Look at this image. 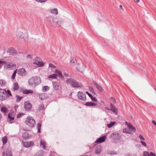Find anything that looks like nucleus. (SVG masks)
<instances>
[{"mask_svg":"<svg viewBox=\"0 0 156 156\" xmlns=\"http://www.w3.org/2000/svg\"><path fill=\"white\" fill-rule=\"evenodd\" d=\"M86 93L88 94V96L90 98L92 96V95L90 94L89 92L87 91H86Z\"/></svg>","mask_w":156,"mask_h":156,"instance_id":"nucleus-56","label":"nucleus"},{"mask_svg":"<svg viewBox=\"0 0 156 156\" xmlns=\"http://www.w3.org/2000/svg\"><path fill=\"white\" fill-rule=\"evenodd\" d=\"M48 0H42L41 3H43L44 2H46V1H47Z\"/></svg>","mask_w":156,"mask_h":156,"instance_id":"nucleus-61","label":"nucleus"},{"mask_svg":"<svg viewBox=\"0 0 156 156\" xmlns=\"http://www.w3.org/2000/svg\"><path fill=\"white\" fill-rule=\"evenodd\" d=\"M5 63V62L0 61V67H1V66H2V65L3 63Z\"/></svg>","mask_w":156,"mask_h":156,"instance_id":"nucleus-53","label":"nucleus"},{"mask_svg":"<svg viewBox=\"0 0 156 156\" xmlns=\"http://www.w3.org/2000/svg\"><path fill=\"white\" fill-rule=\"evenodd\" d=\"M22 92L23 94H28L33 93V91L32 90L26 89L23 90Z\"/></svg>","mask_w":156,"mask_h":156,"instance_id":"nucleus-23","label":"nucleus"},{"mask_svg":"<svg viewBox=\"0 0 156 156\" xmlns=\"http://www.w3.org/2000/svg\"><path fill=\"white\" fill-rule=\"evenodd\" d=\"M101 148L100 147H97L95 148V153L96 154H99L101 153Z\"/></svg>","mask_w":156,"mask_h":156,"instance_id":"nucleus-20","label":"nucleus"},{"mask_svg":"<svg viewBox=\"0 0 156 156\" xmlns=\"http://www.w3.org/2000/svg\"><path fill=\"white\" fill-rule=\"evenodd\" d=\"M106 139V137L105 136H102L98 139L95 141V142L99 144L102 143Z\"/></svg>","mask_w":156,"mask_h":156,"instance_id":"nucleus-13","label":"nucleus"},{"mask_svg":"<svg viewBox=\"0 0 156 156\" xmlns=\"http://www.w3.org/2000/svg\"><path fill=\"white\" fill-rule=\"evenodd\" d=\"M128 127L129 129L131 131H133V132L135 131L136 129L133 127V126L131 124L128 125Z\"/></svg>","mask_w":156,"mask_h":156,"instance_id":"nucleus-27","label":"nucleus"},{"mask_svg":"<svg viewBox=\"0 0 156 156\" xmlns=\"http://www.w3.org/2000/svg\"><path fill=\"white\" fill-rule=\"evenodd\" d=\"M116 123L115 122H112L110 123L109 124H108L107 125V126L109 128H111L112 127L113 125H114Z\"/></svg>","mask_w":156,"mask_h":156,"instance_id":"nucleus-33","label":"nucleus"},{"mask_svg":"<svg viewBox=\"0 0 156 156\" xmlns=\"http://www.w3.org/2000/svg\"><path fill=\"white\" fill-rule=\"evenodd\" d=\"M110 110L115 113L116 114L117 113V109L115 107L113 108H111Z\"/></svg>","mask_w":156,"mask_h":156,"instance_id":"nucleus-31","label":"nucleus"},{"mask_svg":"<svg viewBox=\"0 0 156 156\" xmlns=\"http://www.w3.org/2000/svg\"><path fill=\"white\" fill-rule=\"evenodd\" d=\"M5 92H6V90L5 89L0 88V100L1 101H4L7 99Z\"/></svg>","mask_w":156,"mask_h":156,"instance_id":"nucleus-7","label":"nucleus"},{"mask_svg":"<svg viewBox=\"0 0 156 156\" xmlns=\"http://www.w3.org/2000/svg\"><path fill=\"white\" fill-rule=\"evenodd\" d=\"M57 74H53L51 75L48 76V78L52 79H56L57 78Z\"/></svg>","mask_w":156,"mask_h":156,"instance_id":"nucleus-30","label":"nucleus"},{"mask_svg":"<svg viewBox=\"0 0 156 156\" xmlns=\"http://www.w3.org/2000/svg\"><path fill=\"white\" fill-rule=\"evenodd\" d=\"M11 67V65L9 64L5 63V67L7 70L10 69Z\"/></svg>","mask_w":156,"mask_h":156,"instance_id":"nucleus-34","label":"nucleus"},{"mask_svg":"<svg viewBox=\"0 0 156 156\" xmlns=\"http://www.w3.org/2000/svg\"><path fill=\"white\" fill-rule=\"evenodd\" d=\"M26 58L28 60H31L32 59V57L30 55H28L26 56Z\"/></svg>","mask_w":156,"mask_h":156,"instance_id":"nucleus-48","label":"nucleus"},{"mask_svg":"<svg viewBox=\"0 0 156 156\" xmlns=\"http://www.w3.org/2000/svg\"><path fill=\"white\" fill-rule=\"evenodd\" d=\"M52 84L53 88L55 90H57L58 89L59 86V83L57 82H53Z\"/></svg>","mask_w":156,"mask_h":156,"instance_id":"nucleus-17","label":"nucleus"},{"mask_svg":"<svg viewBox=\"0 0 156 156\" xmlns=\"http://www.w3.org/2000/svg\"><path fill=\"white\" fill-rule=\"evenodd\" d=\"M77 61L75 59H73L71 60V64L72 66H75L76 64Z\"/></svg>","mask_w":156,"mask_h":156,"instance_id":"nucleus-32","label":"nucleus"},{"mask_svg":"<svg viewBox=\"0 0 156 156\" xmlns=\"http://www.w3.org/2000/svg\"><path fill=\"white\" fill-rule=\"evenodd\" d=\"M8 117L10 119V121H11V120H13L14 118V116L10 113H9L8 115Z\"/></svg>","mask_w":156,"mask_h":156,"instance_id":"nucleus-35","label":"nucleus"},{"mask_svg":"<svg viewBox=\"0 0 156 156\" xmlns=\"http://www.w3.org/2000/svg\"><path fill=\"white\" fill-rule=\"evenodd\" d=\"M89 90L91 92V93L95 94V93L94 92L93 88L92 87H89Z\"/></svg>","mask_w":156,"mask_h":156,"instance_id":"nucleus-46","label":"nucleus"},{"mask_svg":"<svg viewBox=\"0 0 156 156\" xmlns=\"http://www.w3.org/2000/svg\"><path fill=\"white\" fill-rule=\"evenodd\" d=\"M134 2L136 3H139L140 2V0H133Z\"/></svg>","mask_w":156,"mask_h":156,"instance_id":"nucleus-59","label":"nucleus"},{"mask_svg":"<svg viewBox=\"0 0 156 156\" xmlns=\"http://www.w3.org/2000/svg\"><path fill=\"white\" fill-rule=\"evenodd\" d=\"M17 74L21 76H25L27 74V72L24 68H21L17 70Z\"/></svg>","mask_w":156,"mask_h":156,"instance_id":"nucleus-9","label":"nucleus"},{"mask_svg":"<svg viewBox=\"0 0 156 156\" xmlns=\"http://www.w3.org/2000/svg\"><path fill=\"white\" fill-rule=\"evenodd\" d=\"M24 108L26 110H30L32 108V105L29 101L25 102L24 103Z\"/></svg>","mask_w":156,"mask_h":156,"instance_id":"nucleus-12","label":"nucleus"},{"mask_svg":"<svg viewBox=\"0 0 156 156\" xmlns=\"http://www.w3.org/2000/svg\"><path fill=\"white\" fill-rule=\"evenodd\" d=\"M45 109V108L44 107V105H43L41 104L39 106V107L38 110L39 111H41L42 110H44Z\"/></svg>","mask_w":156,"mask_h":156,"instance_id":"nucleus-39","label":"nucleus"},{"mask_svg":"<svg viewBox=\"0 0 156 156\" xmlns=\"http://www.w3.org/2000/svg\"><path fill=\"white\" fill-rule=\"evenodd\" d=\"M46 145V143L43 140H41L40 141V146L44 149H46L45 146Z\"/></svg>","mask_w":156,"mask_h":156,"instance_id":"nucleus-21","label":"nucleus"},{"mask_svg":"<svg viewBox=\"0 0 156 156\" xmlns=\"http://www.w3.org/2000/svg\"><path fill=\"white\" fill-rule=\"evenodd\" d=\"M143 156H146V152H144V154Z\"/></svg>","mask_w":156,"mask_h":156,"instance_id":"nucleus-63","label":"nucleus"},{"mask_svg":"<svg viewBox=\"0 0 156 156\" xmlns=\"http://www.w3.org/2000/svg\"><path fill=\"white\" fill-rule=\"evenodd\" d=\"M16 72H17V69H16L15 71H14V72L13 73L12 77L11 78L12 79V80H13L15 77Z\"/></svg>","mask_w":156,"mask_h":156,"instance_id":"nucleus-42","label":"nucleus"},{"mask_svg":"<svg viewBox=\"0 0 156 156\" xmlns=\"http://www.w3.org/2000/svg\"><path fill=\"white\" fill-rule=\"evenodd\" d=\"M24 114L23 113H20L17 115V118H20Z\"/></svg>","mask_w":156,"mask_h":156,"instance_id":"nucleus-51","label":"nucleus"},{"mask_svg":"<svg viewBox=\"0 0 156 156\" xmlns=\"http://www.w3.org/2000/svg\"><path fill=\"white\" fill-rule=\"evenodd\" d=\"M110 99L112 100V101L114 103H116V101H115V99L114 98H113L111 97L110 98Z\"/></svg>","mask_w":156,"mask_h":156,"instance_id":"nucleus-54","label":"nucleus"},{"mask_svg":"<svg viewBox=\"0 0 156 156\" xmlns=\"http://www.w3.org/2000/svg\"><path fill=\"white\" fill-rule=\"evenodd\" d=\"M85 68V67L80 66L79 64H77L76 70L77 71L80 72L82 73V71L84 70Z\"/></svg>","mask_w":156,"mask_h":156,"instance_id":"nucleus-18","label":"nucleus"},{"mask_svg":"<svg viewBox=\"0 0 156 156\" xmlns=\"http://www.w3.org/2000/svg\"><path fill=\"white\" fill-rule=\"evenodd\" d=\"M16 37L19 40L23 39V40L28 37V34L27 30L23 27H20L17 29L16 34Z\"/></svg>","mask_w":156,"mask_h":156,"instance_id":"nucleus-2","label":"nucleus"},{"mask_svg":"<svg viewBox=\"0 0 156 156\" xmlns=\"http://www.w3.org/2000/svg\"><path fill=\"white\" fill-rule=\"evenodd\" d=\"M25 123L29 126L32 127L34 126L35 122L33 117L28 116L25 122Z\"/></svg>","mask_w":156,"mask_h":156,"instance_id":"nucleus-4","label":"nucleus"},{"mask_svg":"<svg viewBox=\"0 0 156 156\" xmlns=\"http://www.w3.org/2000/svg\"><path fill=\"white\" fill-rule=\"evenodd\" d=\"M7 137L5 136L2 138V141L3 144H5L7 142Z\"/></svg>","mask_w":156,"mask_h":156,"instance_id":"nucleus-37","label":"nucleus"},{"mask_svg":"<svg viewBox=\"0 0 156 156\" xmlns=\"http://www.w3.org/2000/svg\"><path fill=\"white\" fill-rule=\"evenodd\" d=\"M64 75L66 76H69V75L68 74H66V73H64Z\"/></svg>","mask_w":156,"mask_h":156,"instance_id":"nucleus-64","label":"nucleus"},{"mask_svg":"<svg viewBox=\"0 0 156 156\" xmlns=\"http://www.w3.org/2000/svg\"><path fill=\"white\" fill-rule=\"evenodd\" d=\"M66 82L68 84L71 85L73 87H78L80 86L77 81L71 78L68 79L66 80Z\"/></svg>","mask_w":156,"mask_h":156,"instance_id":"nucleus-5","label":"nucleus"},{"mask_svg":"<svg viewBox=\"0 0 156 156\" xmlns=\"http://www.w3.org/2000/svg\"><path fill=\"white\" fill-rule=\"evenodd\" d=\"M139 137L140 138L141 140H144V138L143 136L141 135H140L139 136Z\"/></svg>","mask_w":156,"mask_h":156,"instance_id":"nucleus-55","label":"nucleus"},{"mask_svg":"<svg viewBox=\"0 0 156 156\" xmlns=\"http://www.w3.org/2000/svg\"><path fill=\"white\" fill-rule=\"evenodd\" d=\"M115 107L113 105L112 103L110 104V108H113Z\"/></svg>","mask_w":156,"mask_h":156,"instance_id":"nucleus-60","label":"nucleus"},{"mask_svg":"<svg viewBox=\"0 0 156 156\" xmlns=\"http://www.w3.org/2000/svg\"><path fill=\"white\" fill-rule=\"evenodd\" d=\"M33 144L34 143L32 141L24 142L23 143L24 146L27 148L30 147L31 146L33 145Z\"/></svg>","mask_w":156,"mask_h":156,"instance_id":"nucleus-15","label":"nucleus"},{"mask_svg":"<svg viewBox=\"0 0 156 156\" xmlns=\"http://www.w3.org/2000/svg\"><path fill=\"white\" fill-rule=\"evenodd\" d=\"M19 89V86L17 82L14 83L13 85V87L12 89V90L13 91L17 90Z\"/></svg>","mask_w":156,"mask_h":156,"instance_id":"nucleus-19","label":"nucleus"},{"mask_svg":"<svg viewBox=\"0 0 156 156\" xmlns=\"http://www.w3.org/2000/svg\"><path fill=\"white\" fill-rule=\"evenodd\" d=\"M111 137H112L113 139L117 140H119L121 138V136L120 135L115 132H114L111 135Z\"/></svg>","mask_w":156,"mask_h":156,"instance_id":"nucleus-11","label":"nucleus"},{"mask_svg":"<svg viewBox=\"0 0 156 156\" xmlns=\"http://www.w3.org/2000/svg\"><path fill=\"white\" fill-rule=\"evenodd\" d=\"M50 12L51 13L55 15H57L58 13V9L56 8H54L51 9Z\"/></svg>","mask_w":156,"mask_h":156,"instance_id":"nucleus-24","label":"nucleus"},{"mask_svg":"<svg viewBox=\"0 0 156 156\" xmlns=\"http://www.w3.org/2000/svg\"><path fill=\"white\" fill-rule=\"evenodd\" d=\"M35 0L38 2L41 3L42 0Z\"/></svg>","mask_w":156,"mask_h":156,"instance_id":"nucleus-62","label":"nucleus"},{"mask_svg":"<svg viewBox=\"0 0 156 156\" xmlns=\"http://www.w3.org/2000/svg\"><path fill=\"white\" fill-rule=\"evenodd\" d=\"M5 93H6V95H7V97H9L12 96L11 92L9 90H8L7 91H6V92H5Z\"/></svg>","mask_w":156,"mask_h":156,"instance_id":"nucleus-40","label":"nucleus"},{"mask_svg":"<svg viewBox=\"0 0 156 156\" xmlns=\"http://www.w3.org/2000/svg\"><path fill=\"white\" fill-rule=\"evenodd\" d=\"M16 65L15 64H12L11 65V67L10 68V69H13L16 67Z\"/></svg>","mask_w":156,"mask_h":156,"instance_id":"nucleus-52","label":"nucleus"},{"mask_svg":"<svg viewBox=\"0 0 156 156\" xmlns=\"http://www.w3.org/2000/svg\"><path fill=\"white\" fill-rule=\"evenodd\" d=\"M38 96H39V98L40 100H43L45 98V94H38Z\"/></svg>","mask_w":156,"mask_h":156,"instance_id":"nucleus-25","label":"nucleus"},{"mask_svg":"<svg viewBox=\"0 0 156 156\" xmlns=\"http://www.w3.org/2000/svg\"><path fill=\"white\" fill-rule=\"evenodd\" d=\"M141 143L143 145H144V146H146V143L144 142L143 141L141 140Z\"/></svg>","mask_w":156,"mask_h":156,"instance_id":"nucleus-57","label":"nucleus"},{"mask_svg":"<svg viewBox=\"0 0 156 156\" xmlns=\"http://www.w3.org/2000/svg\"><path fill=\"white\" fill-rule=\"evenodd\" d=\"M7 109L6 108L2 107L1 108V111L3 113H5L7 111Z\"/></svg>","mask_w":156,"mask_h":156,"instance_id":"nucleus-43","label":"nucleus"},{"mask_svg":"<svg viewBox=\"0 0 156 156\" xmlns=\"http://www.w3.org/2000/svg\"><path fill=\"white\" fill-rule=\"evenodd\" d=\"M16 97L17 98L16 99V101L17 102H19L22 98V97H19L17 95H16Z\"/></svg>","mask_w":156,"mask_h":156,"instance_id":"nucleus-45","label":"nucleus"},{"mask_svg":"<svg viewBox=\"0 0 156 156\" xmlns=\"http://www.w3.org/2000/svg\"><path fill=\"white\" fill-rule=\"evenodd\" d=\"M45 20L47 22L54 27H61L64 22L62 19H59L58 17L52 16L47 17Z\"/></svg>","mask_w":156,"mask_h":156,"instance_id":"nucleus-1","label":"nucleus"},{"mask_svg":"<svg viewBox=\"0 0 156 156\" xmlns=\"http://www.w3.org/2000/svg\"><path fill=\"white\" fill-rule=\"evenodd\" d=\"M147 156H156L155 154L152 152L150 153L147 152Z\"/></svg>","mask_w":156,"mask_h":156,"instance_id":"nucleus-44","label":"nucleus"},{"mask_svg":"<svg viewBox=\"0 0 156 156\" xmlns=\"http://www.w3.org/2000/svg\"><path fill=\"white\" fill-rule=\"evenodd\" d=\"M12 154L11 150H7L5 153V152H3L2 156H12Z\"/></svg>","mask_w":156,"mask_h":156,"instance_id":"nucleus-14","label":"nucleus"},{"mask_svg":"<svg viewBox=\"0 0 156 156\" xmlns=\"http://www.w3.org/2000/svg\"><path fill=\"white\" fill-rule=\"evenodd\" d=\"M85 105L87 106H93L97 105V104L91 102H88L86 103Z\"/></svg>","mask_w":156,"mask_h":156,"instance_id":"nucleus-22","label":"nucleus"},{"mask_svg":"<svg viewBox=\"0 0 156 156\" xmlns=\"http://www.w3.org/2000/svg\"><path fill=\"white\" fill-rule=\"evenodd\" d=\"M55 72L57 73V75H58L59 77L62 78V75L61 72L60 70L58 69H55Z\"/></svg>","mask_w":156,"mask_h":156,"instance_id":"nucleus-26","label":"nucleus"},{"mask_svg":"<svg viewBox=\"0 0 156 156\" xmlns=\"http://www.w3.org/2000/svg\"><path fill=\"white\" fill-rule=\"evenodd\" d=\"M41 83L40 78L39 77L35 76L29 80L28 83L30 85L36 86Z\"/></svg>","mask_w":156,"mask_h":156,"instance_id":"nucleus-3","label":"nucleus"},{"mask_svg":"<svg viewBox=\"0 0 156 156\" xmlns=\"http://www.w3.org/2000/svg\"><path fill=\"white\" fill-rule=\"evenodd\" d=\"M78 98L79 99L82 101H85L86 100V94L85 93L82 91H79L77 95Z\"/></svg>","mask_w":156,"mask_h":156,"instance_id":"nucleus-8","label":"nucleus"},{"mask_svg":"<svg viewBox=\"0 0 156 156\" xmlns=\"http://www.w3.org/2000/svg\"><path fill=\"white\" fill-rule=\"evenodd\" d=\"M56 68L55 66L53 64L50 63L49 65V68Z\"/></svg>","mask_w":156,"mask_h":156,"instance_id":"nucleus-49","label":"nucleus"},{"mask_svg":"<svg viewBox=\"0 0 156 156\" xmlns=\"http://www.w3.org/2000/svg\"><path fill=\"white\" fill-rule=\"evenodd\" d=\"M7 52L10 55H14L17 54V52L16 50L12 48H9L7 50Z\"/></svg>","mask_w":156,"mask_h":156,"instance_id":"nucleus-10","label":"nucleus"},{"mask_svg":"<svg viewBox=\"0 0 156 156\" xmlns=\"http://www.w3.org/2000/svg\"><path fill=\"white\" fill-rule=\"evenodd\" d=\"M41 123H38L37 125V128L38 131L39 133L40 132V129H41Z\"/></svg>","mask_w":156,"mask_h":156,"instance_id":"nucleus-41","label":"nucleus"},{"mask_svg":"<svg viewBox=\"0 0 156 156\" xmlns=\"http://www.w3.org/2000/svg\"><path fill=\"white\" fill-rule=\"evenodd\" d=\"M49 89V87L48 86H44L43 88L42 91L44 92L48 91Z\"/></svg>","mask_w":156,"mask_h":156,"instance_id":"nucleus-38","label":"nucleus"},{"mask_svg":"<svg viewBox=\"0 0 156 156\" xmlns=\"http://www.w3.org/2000/svg\"><path fill=\"white\" fill-rule=\"evenodd\" d=\"M93 84L96 87L97 89L100 92H102L103 90L101 85L98 84L96 82H93Z\"/></svg>","mask_w":156,"mask_h":156,"instance_id":"nucleus-16","label":"nucleus"},{"mask_svg":"<svg viewBox=\"0 0 156 156\" xmlns=\"http://www.w3.org/2000/svg\"><path fill=\"white\" fill-rule=\"evenodd\" d=\"M34 62L33 63L34 64L37 65L39 67H42L44 66V63L43 62L42 59L39 57H36L34 59Z\"/></svg>","mask_w":156,"mask_h":156,"instance_id":"nucleus-6","label":"nucleus"},{"mask_svg":"<svg viewBox=\"0 0 156 156\" xmlns=\"http://www.w3.org/2000/svg\"><path fill=\"white\" fill-rule=\"evenodd\" d=\"M6 82L3 80H0V86L3 87L6 85Z\"/></svg>","mask_w":156,"mask_h":156,"instance_id":"nucleus-29","label":"nucleus"},{"mask_svg":"<svg viewBox=\"0 0 156 156\" xmlns=\"http://www.w3.org/2000/svg\"><path fill=\"white\" fill-rule=\"evenodd\" d=\"M43 154V152L40 151L37 153L34 156H42Z\"/></svg>","mask_w":156,"mask_h":156,"instance_id":"nucleus-36","label":"nucleus"},{"mask_svg":"<svg viewBox=\"0 0 156 156\" xmlns=\"http://www.w3.org/2000/svg\"><path fill=\"white\" fill-rule=\"evenodd\" d=\"M28 134L27 132H25L22 134V137L24 139H28Z\"/></svg>","mask_w":156,"mask_h":156,"instance_id":"nucleus-28","label":"nucleus"},{"mask_svg":"<svg viewBox=\"0 0 156 156\" xmlns=\"http://www.w3.org/2000/svg\"><path fill=\"white\" fill-rule=\"evenodd\" d=\"M90 98L92 100L96 102L97 101V99L93 97L92 96H91Z\"/></svg>","mask_w":156,"mask_h":156,"instance_id":"nucleus-50","label":"nucleus"},{"mask_svg":"<svg viewBox=\"0 0 156 156\" xmlns=\"http://www.w3.org/2000/svg\"><path fill=\"white\" fill-rule=\"evenodd\" d=\"M152 123L153 124L156 126V122L154 120H153L152 121Z\"/></svg>","mask_w":156,"mask_h":156,"instance_id":"nucleus-58","label":"nucleus"},{"mask_svg":"<svg viewBox=\"0 0 156 156\" xmlns=\"http://www.w3.org/2000/svg\"><path fill=\"white\" fill-rule=\"evenodd\" d=\"M123 131L124 133H130L128 129L127 128H125L123 129Z\"/></svg>","mask_w":156,"mask_h":156,"instance_id":"nucleus-47","label":"nucleus"}]
</instances>
